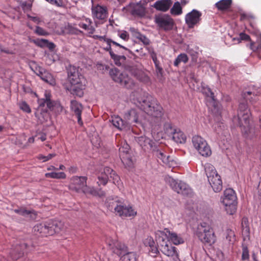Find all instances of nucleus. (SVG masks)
Instances as JSON below:
<instances>
[{
	"label": "nucleus",
	"instance_id": "f257e3e1",
	"mask_svg": "<svg viewBox=\"0 0 261 261\" xmlns=\"http://www.w3.org/2000/svg\"><path fill=\"white\" fill-rule=\"evenodd\" d=\"M68 77L71 83L70 90L73 94L81 97L83 90L86 85V80L74 67H70L68 71Z\"/></svg>",
	"mask_w": 261,
	"mask_h": 261
},
{
	"label": "nucleus",
	"instance_id": "f03ea898",
	"mask_svg": "<svg viewBox=\"0 0 261 261\" xmlns=\"http://www.w3.org/2000/svg\"><path fill=\"white\" fill-rule=\"evenodd\" d=\"M107 206L120 217H130L137 215V211L130 205H126L121 200H110L107 203Z\"/></svg>",
	"mask_w": 261,
	"mask_h": 261
},
{
	"label": "nucleus",
	"instance_id": "7ed1b4c3",
	"mask_svg": "<svg viewBox=\"0 0 261 261\" xmlns=\"http://www.w3.org/2000/svg\"><path fill=\"white\" fill-rule=\"evenodd\" d=\"M139 103L141 109L148 115L156 118L162 117V107L154 97L148 95Z\"/></svg>",
	"mask_w": 261,
	"mask_h": 261
},
{
	"label": "nucleus",
	"instance_id": "20e7f679",
	"mask_svg": "<svg viewBox=\"0 0 261 261\" xmlns=\"http://www.w3.org/2000/svg\"><path fill=\"white\" fill-rule=\"evenodd\" d=\"M205 172L208 181L215 192H219L222 190V181L214 166L211 164L205 165Z\"/></svg>",
	"mask_w": 261,
	"mask_h": 261
},
{
	"label": "nucleus",
	"instance_id": "39448f33",
	"mask_svg": "<svg viewBox=\"0 0 261 261\" xmlns=\"http://www.w3.org/2000/svg\"><path fill=\"white\" fill-rule=\"evenodd\" d=\"M166 235L161 230L155 232V238L157 242L160 244V250L163 253L168 256L174 257L175 259L178 258V254L176 248L169 245L166 240Z\"/></svg>",
	"mask_w": 261,
	"mask_h": 261
},
{
	"label": "nucleus",
	"instance_id": "423d86ee",
	"mask_svg": "<svg viewBox=\"0 0 261 261\" xmlns=\"http://www.w3.org/2000/svg\"><path fill=\"white\" fill-rule=\"evenodd\" d=\"M109 74L114 81L128 89H132L135 86L134 81L125 72H121L115 68L110 70Z\"/></svg>",
	"mask_w": 261,
	"mask_h": 261
},
{
	"label": "nucleus",
	"instance_id": "0eeeda50",
	"mask_svg": "<svg viewBox=\"0 0 261 261\" xmlns=\"http://www.w3.org/2000/svg\"><path fill=\"white\" fill-rule=\"evenodd\" d=\"M196 234L199 239L205 244L211 245L215 242V236L213 229L203 223L198 226Z\"/></svg>",
	"mask_w": 261,
	"mask_h": 261
},
{
	"label": "nucleus",
	"instance_id": "6e6552de",
	"mask_svg": "<svg viewBox=\"0 0 261 261\" xmlns=\"http://www.w3.org/2000/svg\"><path fill=\"white\" fill-rule=\"evenodd\" d=\"M250 110L248 109L247 105L246 102H241L239 105V110L238 113V119L240 121V123L243 124V121L247 126V128L244 126L243 132L246 135H248V130H249V124L250 116Z\"/></svg>",
	"mask_w": 261,
	"mask_h": 261
},
{
	"label": "nucleus",
	"instance_id": "1a4fd4ad",
	"mask_svg": "<svg viewBox=\"0 0 261 261\" xmlns=\"http://www.w3.org/2000/svg\"><path fill=\"white\" fill-rule=\"evenodd\" d=\"M192 143L195 148L203 156H209L212 153L210 147L206 141L199 136L192 138Z\"/></svg>",
	"mask_w": 261,
	"mask_h": 261
},
{
	"label": "nucleus",
	"instance_id": "9d476101",
	"mask_svg": "<svg viewBox=\"0 0 261 261\" xmlns=\"http://www.w3.org/2000/svg\"><path fill=\"white\" fill-rule=\"evenodd\" d=\"M167 181L169 182L171 188L178 194L183 195H188L192 192L191 189L184 182L177 181L173 178L169 177Z\"/></svg>",
	"mask_w": 261,
	"mask_h": 261
},
{
	"label": "nucleus",
	"instance_id": "9b49d317",
	"mask_svg": "<svg viewBox=\"0 0 261 261\" xmlns=\"http://www.w3.org/2000/svg\"><path fill=\"white\" fill-rule=\"evenodd\" d=\"M27 248V244L24 242L17 241L14 244L9 252V256L14 260L22 257Z\"/></svg>",
	"mask_w": 261,
	"mask_h": 261
},
{
	"label": "nucleus",
	"instance_id": "f8f14e48",
	"mask_svg": "<svg viewBox=\"0 0 261 261\" xmlns=\"http://www.w3.org/2000/svg\"><path fill=\"white\" fill-rule=\"evenodd\" d=\"M154 19L157 25L165 31H169L172 29L174 21L169 15L164 14L155 16Z\"/></svg>",
	"mask_w": 261,
	"mask_h": 261
},
{
	"label": "nucleus",
	"instance_id": "ddd939ff",
	"mask_svg": "<svg viewBox=\"0 0 261 261\" xmlns=\"http://www.w3.org/2000/svg\"><path fill=\"white\" fill-rule=\"evenodd\" d=\"M201 13L196 10H193L188 13L185 17L186 23L190 28H193L195 25L199 23L200 20Z\"/></svg>",
	"mask_w": 261,
	"mask_h": 261
},
{
	"label": "nucleus",
	"instance_id": "4468645a",
	"mask_svg": "<svg viewBox=\"0 0 261 261\" xmlns=\"http://www.w3.org/2000/svg\"><path fill=\"white\" fill-rule=\"evenodd\" d=\"M87 177L85 176H74L71 179L69 187L76 192L84 189L87 185Z\"/></svg>",
	"mask_w": 261,
	"mask_h": 261
},
{
	"label": "nucleus",
	"instance_id": "2eb2a0df",
	"mask_svg": "<svg viewBox=\"0 0 261 261\" xmlns=\"http://www.w3.org/2000/svg\"><path fill=\"white\" fill-rule=\"evenodd\" d=\"M93 17L99 20H106L108 17L107 9L106 7L99 5L93 6L92 7Z\"/></svg>",
	"mask_w": 261,
	"mask_h": 261
},
{
	"label": "nucleus",
	"instance_id": "dca6fc26",
	"mask_svg": "<svg viewBox=\"0 0 261 261\" xmlns=\"http://www.w3.org/2000/svg\"><path fill=\"white\" fill-rule=\"evenodd\" d=\"M70 109L74 115L77 117L79 124L81 126L83 125L81 114L83 110V107L82 104L75 100H72L70 101Z\"/></svg>",
	"mask_w": 261,
	"mask_h": 261
},
{
	"label": "nucleus",
	"instance_id": "f3484780",
	"mask_svg": "<svg viewBox=\"0 0 261 261\" xmlns=\"http://www.w3.org/2000/svg\"><path fill=\"white\" fill-rule=\"evenodd\" d=\"M135 139L136 142H137L144 150L150 149L154 150V148L155 147L154 143L149 138H147L145 136H140L135 137Z\"/></svg>",
	"mask_w": 261,
	"mask_h": 261
},
{
	"label": "nucleus",
	"instance_id": "a211bd4d",
	"mask_svg": "<svg viewBox=\"0 0 261 261\" xmlns=\"http://www.w3.org/2000/svg\"><path fill=\"white\" fill-rule=\"evenodd\" d=\"M222 203L223 204L237 203V197L233 189L228 188L224 191Z\"/></svg>",
	"mask_w": 261,
	"mask_h": 261
},
{
	"label": "nucleus",
	"instance_id": "6ab92c4d",
	"mask_svg": "<svg viewBox=\"0 0 261 261\" xmlns=\"http://www.w3.org/2000/svg\"><path fill=\"white\" fill-rule=\"evenodd\" d=\"M51 95L49 91H45L44 97L38 99V103L40 107H44L46 105L47 107L50 111H53L54 106L56 101L51 100Z\"/></svg>",
	"mask_w": 261,
	"mask_h": 261
},
{
	"label": "nucleus",
	"instance_id": "aec40b11",
	"mask_svg": "<svg viewBox=\"0 0 261 261\" xmlns=\"http://www.w3.org/2000/svg\"><path fill=\"white\" fill-rule=\"evenodd\" d=\"M48 226H49L48 222L37 224L34 227V231L38 232L42 236H52L54 231L49 229Z\"/></svg>",
	"mask_w": 261,
	"mask_h": 261
},
{
	"label": "nucleus",
	"instance_id": "412c9836",
	"mask_svg": "<svg viewBox=\"0 0 261 261\" xmlns=\"http://www.w3.org/2000/svg\"><path fill=\"white\" fill-rule=\"evenodd\" d=\"M164 232L166 235V240H169L175 245H179L184 243L183 239L176 233L170 231L168 229H165Z\"/></svg>",
	"mask_w": 261,
	"mask_h": 261
},
{
	"label": "nucleus",
	"instance_id": "4be33fe9",
	"mask_svg": "<svg viewBox=\"0 0 261 261\" xmlns=\"http://www.w3.org/2000/svg\"><path fill=\"white\" fill-rule=\"evenodd\" d=\"M250 233L248 220L246 217H243L242 221V234L244 242H247L250 240Z\"/></svg>",
	"mask_w": 261,
	"mask_h": 261
},
{
	"label": "nucleus",
	"instance_id": "5701e85b",
	"mask_svg": "<svg viewBox=\"0 0 261 261\" xmlns=\"http://www.w3.org/2000/svg\"><path fill=\"white\" fill-rule=\"evenodd\" d=\"M111 172H112V169L111 168L106 167L103 168V171L98 175V181H97V184L99 186L101 185L105 186L107 184L109 179V177L106 174V173H111Z\"/></svg>",
	"mask_w": 261,
	"mask_h": 261
},
{
	"label": "nucleus",
	"instance_id": "b1692460",
	"mask_svg": "<svg viewBox=\"0 0 261 261\" xmlns=\"http://www.w3.org/2000/svg\"><path fill=\"white\" fill-rule=\"evenodd\" d=\"M172 139L177 143H184L186 141V136L179 129H173Z\"/></svg>",
	"mask_w": 261,
	"mask_h": 261
},
{
	"label": "nucleus",
	"instance_id": "393cba45",
	"mask_svg": "<svg viewBox=\"0 0 261 261\" xmlns=\"http://www.w3.org/2000/svg\"><path fill=\"white\" fill-rule=\"evenodd\" d=\"M85 22H80L79 23V26L86 31L90 35L93 34L95 31V28L92 25V21L90 18H86L85 19Z\"/></svg>",
	"mask_w": 261,
	"mask_h": 261
},
{
	"label": "nucleus",
	"instance_id": "a878e982",
	"mask_svg": "<svg viewBox=\"0 0 261 261\" xmlns=\"http://www.w3.org/2000/svg\"><path fill=\"white\" fill-rule=\"evenodd\" d=\"M171 5L170 0H162L156 2L154 7L158 10L166 12L169 9Z\"/></svg>",
	"mask_w": 261,
	"mask_h": 261
},
{
	"label": "nucleus",
	"instance_id": "bb28decb",
	"mask_svg": "<svg viewBox=\"0 0 261 261\" xmlns=\"http://www.w3.org/2000/svg\"><path fill=\"white\" fill-rule=\"evenodd\" d=\"M112 122L113 125L119 129H125L128 127L127 123L118 116L113 117Z\"/></svg>",
	"mask_w": 261,
	"mask_h": 261
},
{
	"label": "nucleus",
	"instance_id": "cd10ccee",
	"mask_svg": "<svg viewBox=\"0 0 261 261\" xmlns=\"http://www.w3.org/2000/svg\"><path fill=\"white\" fill-rule=\"evenodd\" d=\"M112 248L113 249V252L119 256L121 255L126 251V246L123 243L118 241H115L113 243Z\"/></svg>",
	"mask_w": 261,
	"mask_h": 261
},
{
	"label": "nucleus",
	"instance_id": "c85d7f7f",
	"mask_svg": "<svg viewBox=\"0 0 261 261\" xmlns=\"http://www.w3.org/2000/svg\"><path fill=\"white\" fill-rule=\"evenodd\" d=\"M130 13L134 16L142 17L145 14V9L142 5L138 3L133 6Z\"/></svg>",
	"mask_w": 261,
	"mask_h": 261
},
{
	"label": "nucleus",
	"instance_id": "c756f323",
	"mask_svg": "<svg viewBox=\"0 0 261 261\" xmlns=\"http://www.w3.org/2000/svg\"><path fill=\"white\" fill-rule=\"evenodd\" d=\"M125 117L130 122L136 123L139 122L138 113L135 109H131L126 113L125 114Z\"/></svg>",
	"mask_w": 261,
	"mask_h": 261
},
{
	"label": "nucleus",
	"instance_id": "7c9ffc66",
	"mask_svg": "<svg viewBox=\"0 0 261 261\" xmlns=\"http://www.w3.org/2000/svg\"><path fill=\"white\" fill-rule=\"evenodd\" d=\"M106 42L107 43V46L105 48V49L107 51H108L109 52L110 56H111V54H114V53L113 51L112 48H111V43H112L114 45L118 46L120 48H123L126 50H128L129 52H130V50L128 49H127L124 46L121 45L120 44L117 43V42L113 41L111 39H109V40H106Z\"/></svg>",
	"mask_w": 261,
	"mask_h": 261
},
{
	"label": "nucleus",
	"instance_id": "2f4dec72",
	"mask_svg": "<svg viewBox=\"0 0 261 261\" xmlns=\"http://www.w3.org/2000/svg\"><path fill=\"white\" fill-rule=\"evenodd\" d=\"M232 3V0H221L216 3L215 6L219 10L224 11L228 9Z\"/></svg>",
	"mask_w": 261,
	"mask_h": 261
},
{
	"label": "nucleus",
	"instance_id": "473e14b6",
	"mask_svg": "<svg viewBox=\"0 0 261 261\" xmlns=\"http://www.w3.org/2000/svg\"><path fill=\"white\" fill-rule=\"evenodd\" d=\"M243 97L246 100H249L252 103L254 104L258 100L257 95L255 93H252L250 91L245 92L243 93Z\"/></svg>",
	"mask_w": 261,
	"mask_h": 261
},
{
	"label": "nucleus",
	"instance_id": "72a5a7b5",
	"mask_svg": "<svg viewBox=\"0 0 261 261\" xmlns=\"http://www.w3.org/2000/svg\"><path fill=\"white\" fill-rule=\"evenodd\" d=\"M49 226H48L49 229H51L53 232V235L55 233L59 232L62 227V224L60 222H49Z\"/></svg>",
	"mask_w": 261,
	"mask_h": 261
},
{
	"label": "nucleus",
	"instance_id": "f704fd0d",
	"mask_svg": "<svg viewBox=\"0 0 261 261\" xmlns=\"http://www.w3.org/2000/svg\"><path fill=\"white\" fill-rule=\"evenodd\" d=\"M83 192L85 194H90L94 196H102L105 195V193L103 191L99 192L96 190L94 188L86 187L83 190Z\"/></svg>",
	"mask_w": 261,
	"mask_h": 261
},
{
	"label": "nucleus",
	"instance_id": "c9c22d12",
	"mask_svg": "<svg viewBox=\"0 0 261 261\" xmlns=\"http://www.w3.org/2000/svg\"><path fill=\"white\" fill-rule=\"evenodd\" d=\"M111 58L113 60L115 64L117 66H121L126 60L124 56H119L114 54H111Z\"/></svg>",
	"mask_w": 261,
	"mask_h": 261
},
{
	"label": "nucleus",
	"instance_id": "e433bc0d",
	"mask_svg": "<svg viewBox=\"0 0 261 261\" xmlns=\"http://www.w3.org/2000/svg\"><path fill=\"white\" fill-rule=\"evenodd\" d=\"M45 176L46 177L55 179H65L66 177V174L63 172L46 173Z\"/></svg>",
	"mask_w": 261,
	"mask_h": 261
},
{
	"label": "nucleus",
	"instance_id": "4c0bfd02",
	"mask_svg": "<svg viewBox=\"0 0 261 261\" xmlns=\"http://www.w3.org/2000/svg\"><path fill=\"white\" fill-rule=\"evenodd\" d=\"M189 58L186 54H180L175 59L174 62V65L178 66L179 64L181 62L186 63L188 62Z\"/></svg>",
	"mask_w": 261,
	"mask_h": 261
},
{
	"label": "nucleus",
	"instance_id": "58836bf2",
	"mask_svg": "<svg viewBox=\"0 0 261 261\" xmlns=\"http://www.w3.org/2000/svg\"><path fill=\"white\" fill-rule=\"evenodd\" d=\"M170 12L174 15H178L182 13V8L179 2H175L170 10Z\"/></svg>",
	"mask_w": 261,
	"mask_h": 261
},
{
	"label": "nucleus",
	"instance_id": "ea45409f",
	"mask_svg": "<svg viewBox=\"0 0 261 261\" xmlns=\"http://www.w3.org/2000/svg\"><path fill=\"white\" fill-rule=\"evenodd\" d=\"M14 212L23 216H25L32 214L36 215L35 212L34 211L27 210L24 208L15 209Z\"/></svg>",
	"mask_w": 261,
	"mask_h": 261
},
{
	"label": "nucleus",
	"instance_id": "a19ab883",
	"mask_svg": "<svg viewBox=\"0 0 261 261\" xmlns=\"http://www.w3.org/2000/svg\"><path fill=\"white\" fill-rule=\"evenodd\" d=\"M226 240L230 243H233L235 241V234L234 231L230 229H227L225 232Z\"/></svg>",
	"mask_w": 261,
	"mask_h": 261
},
{
	"label": "nucleus",
	"instance_id": "79ce46f5",
	"mask_svg": "<svg viewBox=\"0 0 261 261\" xmlns=\"http://www.w3.org/2000/svg\"><path fill=\"white\" fill-rule=\"evenodd\" d=\"M44 73L41 77V79L46 83L52 84L54 82V79L52 75L47 70L43 71Z\"/></svg>",
	"mask_w": 261,
	"mask_h": 261
},
{
	"label": "nucleus",
	"instance_id": "37998d69",
	"mask_svg": "<svg viewBox=\"0 0 261 261\" xmlns=\"http://www.w3.org/2000/svg\"><path fill=\"white\" fill-rule=\"evenodd\" d=\"M129 149V145L127 143H124L123 145L119 148L120 156L122 157L128 155Z\"/></svg>",
	"mask_w": 261,
	"mask_h": 261
},
{
	"label": "nucleus",
	"instance_id": "c03bdc74",
	"mask_svg": "<svg viewBox=\"0 0 261 261\" xmlns=\"http://www.w3.org/2000/svg\"><path fill=\"white\" fill-rule=\"evenodd\" d=\"M237 204H224L227 213L229 215H233L237 210Z\"/></svg>",
	"mask_w": 261,
	"mask_h": 261
},
{
	"label": "nucleus",
	"instance_id": "a18cd8bd",
	"mask_svg": "<svg viewBox=\"0 0 261 261\" xmlns=\"http://www.w3.org/2000/svg\"><path fill=\"white\" fill-rule=\"evenodd\" d=\"M136 254L132 252L124 254L122 257L123 261H136Z\"/></svg>",
	"mask_w": 261,
	"mask_h": 261
},
{
	"label": "nucleus",
	"instance_id": "49530a36",
	"mask_svg": "<svg viewBox=\"0 0 261 261\" xmlns=\"http://www.w3.org/2000/svg\"><path fill=\"white\" fill-rule=\"evenodd\" d=\"M121 158V160L123 164L128 167V168H131L133 167V163L132 160L129 158V155L123 156Z\"/></svg>",
	"mask_w": 261,
	"mask_h": 261
},
{
	"label": "nucleus",
	"instance_id": "de8ad7c7",
	"mask_svg": "<svg viewBox=\"0 0 261 261\" xmlns=\"http://www.w3.org/2000/svg\"><path fill=\"white\" fill-rule=\"evenodd\" d=\"M50 4L55 6L57 7H64L65 4L63 0H45Z\"/></svg>",
	"mask_w": 261,
	"mask_h": 261
},
{
	"label": "nucleus",
	"instance_id": "09e8293b",
	"mask_svg": "<svg viewBox=\"0 0 261 261\" xmlns=\"http://www.w3.org/2000/svg\"><path fill=\"white\" fill-rule=\"evenodd\" d=\"M163 163L169 167H174L175 165V162L169 155H167V157L163 159Z\"/></svg>",
	"mask_w": 261,
	"mask_h": 261
},
{
	"label": "nucleus",
	"instance_id": "8fccbe9b",
	"mask_svg": "<svg viewBox=\"0 0 261 261\" xmlns=\"http://www.w3.org/2000/svg\"><path fill=\"white\" fill-rule=\"evenodd\" d=\"M111 176H110V180H112L115 185H119L120 181L119 176L116 173V172L112 169V172H111Z\"/></svg>",
	"mask_w": 261,
	"mask_h": 261
},
{
	"label": "nucleus",
	"instance_id": "3c124183",
	"mask_svg": "<svg viewBox=\"0 0 261 261\" xmlns=\"http://www.w3.org/2000/svg\"><path fill=\"white\" fill-rule=\"evenodd\" d=\"M19 108L21 110L25 112L28 113H30L31 112V110L29 106L25 101H22L19 103Z\"/></svg>",
	"mask_w": 261,
	"mask_h": 261
},
{
	"label": "nucleus",
	"instance_id": "603ef678",
	"mask_svg": "<svg viewBox=\"0 0 261 261\" xmlns=\"http://www.w3.org/2000/svg\"><path fill=\"white\" fill-rule=\"evenodd\" d=\"M249 258V251L246 246L243 245V250L242 254V259L243 260H247Z\"/></svg>",
	"mask_w": 261,
	"mask_h": 261
},
{
	"label": "nucleus",
	"instance_id": "864d4df0",
	"mask_svg": "<svg viewBox=\"0 0 261 261\" xmlns=\"http://www.w3.org/2000/svg\"><path fill=\"white\" fill-rule=\"evenodd\" d=\"M41 42L44 46H46L50 50H53L56 47L55 44L53 42H49L47 40L42 39Z\"/></svg>",
	"mask_w": 261,
	"mask_h": 261
},
{
	"label": "nucleus",
	"instance_id": "5fc2aeb1",
	"mask_svg": "<svg viewBox=\"0 0 261 261\" xmlns=\"http://www.w3.org/2000/svg\"><path fill=\"white\" fill-rule=\"evenodd\" d=\"M56 156V153H50L47 155L45 156L42 154L39 155L38 158L39 160H42L43 162H46L51 160L52 158Z\"/></svg>",
	"mask_w": 261,
	"mask_h": 261
},
{
	"label": "nucleus",
	"instance_id": "6e6d98bb",
	"mask_svg": "<svg viewBox=\"0 0 261 261\" xmlns=\"http://www.w3.org/2000/svg\"><path fill=\"white\" fill-rule=\"evenodd\" d=\"M156 147L154 148V150H152V151L154 152V153L155 155L159 159L162 160V162H163V159L166 158L167 156L164 154L163 152L159 150V149H156Z\"/></svg>",
	"mask_w": 261,
	"mask_h": 261
},
{
	"label": "nucleus",
	"instance_id": "4d7b16f0",
	"mask_svg": "<svg viewBox=\"0 0 261 261\" xmlns=\"http://www.w3.org/2000/svg\"><path fill=\"white\" fill-rule=\"evenodd\" d=\"M149 253L151 256H156L159 253L158 248L156 246L153 245L148 248Z\"/></svg>",
	"mask_w": 261,
	"mask_h": 261
},
{
	"label": "nucleus",
	"instance_id": "13d9d810",
	"mask_svg": "<svg viewBox=\"0 0 261 261\" xmlns=\"http://www.w3.org/2000/svg\"><path fill=\"white\" fill-rule=\"evenodd\" d=\"M137 38L145 45H148L150 43L149 39L142 34H140Z\"/></svg>",
	"mask_w": 261,
	"mask_h": 261
},
{
	"label": "nucleus",
	"instance_id": "bf43d9fd",
	"mask_svg": "<svg viewBox=\"0 0 261 261\" xmlns=\"http://www.w3.org/2000/svg\"><path fill=\"white\" fill-rule=\"evenodd\" d=\"M233 40H236V38H233ZM239 42H240L241 40H246V41H250V37L243 33H241L240 34V38L236 39Z\"/></svg>",
	"mask_w": 261,
	"mask_h": 261
},
{
	"label": "nucleus",
	"instance_id": "052dcab7",
	"mask_svg": "<svg viewBox=\"0 0 261 261\" xmlns=\"http://www.w3.org/2000/svg\"><path fill=\"white\" fill-rule=\"evenodd\" d=\"M155 67L156 75L159 79H161L163 75V69L160 65H158V66Z\"/></svg>",
	"mask_w": 261,
	"mask_h": 261
},
{
	"label": "nucleus",
	"instance_id": "680f3d73",
	"mask_svg": "<svg viewBox=\"0 0 261 261\" xmlns=\"http://www.w3.org/2000/svg\"><path fill=\"white\" fill-rule=\"evenodd\" d=\"M63 108L61 106V103L58 101H56L55 104L53 111H54L56 113H60L62 111Z\"/></svg>",
	"mask_w": 261,
	"mask_h": 261
},
{
	"label": "nucleus",
	"instance_id": "e2e57ef3",
	"mask_svg": "<svg viewBox=\"0 0 261 261\" xmlns=\"http://www.w3.org/2000/svg\"><path fill=\"white\" fill-rule=\"evenodd\" d=\"M35 32L36 34L42 36H46L48 34L46 31L40 27H36Z\"/></svg>",
	"mask_w": 261,
	"mask_h": 261
},
{
	"label": "nucleus",
	"instance_id": "0e129e2a",
	"mask_svg": "<svg viewBox=\"0 0 261 261\" xmlns=\"http://www.w3.org/2000/svg\"><path fill=\"white\" fill-rule=\"evenodd\" d=\"M203 92L209 97L214 99V94L209 87H205L203 89Z\"/></svg>",
	"mask_w": 261,
	"mask_h": 261
},
{
	"label": "nucleus",
	"instance_id": "69168bd1",
	"mask_svg": "<svg viewBox=\"0 0 261 261\" xmlns=\"http://www.w3.org/2000/svg\"><path fill=\"white\" fill-rule=\"evenodd\" d=\"M129 31L131 32L133 36L136 38L138 37L139 35L141 34L137 29L134 28H130Z\"/></svg>",
	"mask_w": 261,
	"mask_h": 261
},
{
	"label": "nucleus",
	"instance_id": "338daca9",
	"mask_svg": "<svg viewBox=\"0 0 261 261\" xmlns=\"http://www.w3.org/2000/svg\"><path fill=\"white\" fill-rule=\"evenodd\" d=\"M129 31L131 32L133 36L136 38L138 37L139 35L141 34L137 29L134 28H130Z\"/></svg>",
	"mask_w": 261,
	"mask_h": 261
},
{
	"label": "nucleus",
	"instance_id": "774afa93",
	"mask_svg": "<svg viewBox=\"0 0 261 261\" xmlns=\"http://www.w3.org/2000/svg\"><path fill=\"white\" fill-rule=\"evenodd\" d=\"M119 36L124 41H127L129 39V35L126 31H123L119 34Z\"/></svg>",
	"mask_w": 261,
	"mask_h": 261
}]
</instances>
